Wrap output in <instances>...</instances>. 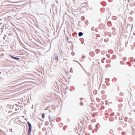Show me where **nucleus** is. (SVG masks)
Returning <instances> with one entry per match:
<instances>
[{"mask_svg":"<svg viewBox=\"0 0 135 135\" xmlns=\"http://www.w3.org/2000/svg\"><path fill=\"white\" fill-rule=\"evenodd\" d=\"M41 115L42 118L43 119H44L45 116V114L44 113H43Z\"/></svg>","mask_w":135,"mask_h":135,"instance_id":"obj_8","label":"nucleus"},{"mask_svg":"<svg viewBox=\"0 0 135 135\" xmlns=\"http://www.w3.org/2000/svg\"><path fill=\"white\" fill-rule=\"evenodd\" d=\"M85 24L86 25H88V23H85Z\"/></svg>","mask_w":135,"mask_h":135,"instance_id":"obj_32","label":"nucleus"},{"mask_svg":"<svg viewBox=\"0 0 135 135\" xmlns=\"http://www.w3.org/2000/svg\"><path fill=\"white\" fill-rule=\"evenodd\" d=\"M27 123L29 127L28 130L27 132V134L28 135H30L31 132L32 127L31 124L29 122L27 121Z\"/></svg>","mask_w":135,"mask_h":135,"instance_id":"obj_1","label":"nucleus"},{"mask_svg":"<svg viewBox=\"0 0 135 135\" xmlns=\"http://www.w3.org/2000/svg\"><path fill=\"white\" fill-rule=\"evenodd\" d=\"M0 131L1 132H2V131L1 129H0Z\"/></svg>","mask_w":135,"mask_h":135,"instance_id":"obj_33","label":"nucleus"},{"mask_svg":"<svg viewBox=\"0 0 135 135\" xmlns=\"http://www.w3.org/2000/svg\"><path fill=\"white\" fill-rule=\"evenodd\" d=\"M114 113H113L112 114H111V116H113L114 115Z\"/></svg>","mask_w":135,"mask_h":135,"instance_id":"obj_21","label":"nucleus"},{"mask_svg":"<svg viewBox=\"0 0 135 135\" xmlns=\"http://www.w3.org/2000/svg\"><path fill=\"white\" fill-rule=\"evenodd\" d=\"M1 72H0V74H1Z\"/></svg>","mask_w":135,"mask_h":135,"instance_id":"obj_39","label":"nucleus"},{"mask_svg":"<svg viewBox=\"0 0 135 135\" xmlns=\"http://www.w3.org/2000/svg\"><path fill=\"white\" fill-rule=\"evenodd\" d=\"M89 54L90 55L91 57L94 56V52L92 51L90 52Z\"/></svg>","mask_w":135,"mask_h":135,"instance_id":"obj_4","label":"nucleus"},{"mask_svg":"<svg viewBox=\"0 0 135 135\" xmlns=\"http://www.w3.org/2000/svg\"><path fill=\"white\" fill-rule=\"evenodd\" d=\"M66 40H67V41H68V40H69V38H68V37H66Z\"/></svg>","mask_w":135,"mask_h":135,"instance_id":"obj_22","label":"nucleus"},{"mask_svg":"<svg viewBox=\"0 0 135 135\" xmlns=\"http://www.w3.org/2000/svg\"><path fill=\"white\" fill-rule=\"evenodd\" d=\"M11 108V107L9 108Z\"/></svg>","mask_w":135,"mask_h":135,"instance_id":"obj_40","label":"nucleus"},{"mask_svg":"<svg viewBox=\"0 0 135 135\" xmlns=\"http://www.w3.org/2000/svg\"><path fill=\"white\" fill-rule=\"evenodd\" d=\"M112 17H115V18L113 19L114 20H116L117 18V17L115 16H113Z\"/></svg>","mask_w":135,"mask_h":135,"instance_id":"obj_17","label":"nucleus"},{"mask_svg":"<svg viewBox=\"0 0 135 135\" xmlns=\"http://www.w3.org/2000/svg\"><path fill=\"white\" fill-rule=\"evenodd\" d=\"M57 2V3H58V1H57V2Z\"/></svg>","mask_w":135,"mask_h":135,"instance_id":"obj_38","label":"nucleus"},{"mask_svg":"<svg viewBox=\"0 0 135 135\" xmlns=\"http://www.w3.org/2000/svg\"><path fill=\"white\" fill-rule=\"evenodd\" d=\"M85 24L86 25H88V23H85Z\"/></svg>","mask_w":135,"mask_h":135,"instance_id":"obj_31","label":"nucleus"},{"mask_svg":"<svg viewBox=\"0 0 135 135\" xmlns=\"http://www.w3.org/2000/svg\"><path fill=\"white\" fill-rule=\"evenodd\" d=\"M22 107H23V106H20V108H22Z\"/></svg>","mask_w":135,"mask_h":135,"instance_id":"obj_30","label":"nucleus"},{"mask_svg":"<svg viewBox=\"0 0 135 135\" xmlns=\"http://www.w3.org/2000/svg\"><path fill=\"white\" fill-rule=\"evenodd\" d=\"M75 61L76 62H77L81 66V65L80 64L79 62H78V61H76L75 60Z\"/></svg>","mask_w":135,"mask_h":135,"instance_id":"obj_18","label":"nucleus"},{"mask_svg":"<svg viewBox=\"0 0 135 135\" xmlns=\"http://www.w3.org/2000/svg\"><path fill=\"white\" fill-rule=\"evenodd\" d=\"M49 121L50 122V123H51V121H52V122H54V120H52L50 118V116H49Z\"/></svg>","mask_w":135,"mask_h":135,"instance_id":"obj_7","label":"nucleus"},{"mask_svg":"<svg viewBox=\"0 0 135 135\" xmlns=\"http://www.w3.org/2000/svg\"><path fill=\"white\" fill-rule=\"evenodd\" d=\"M83 33L82 32H79L78 33V36L79 37H81L83 35Z\"/></svg>","mask_w":135,"mask_h":135,"instance_id":"obj_6","label":"nucleus"},{"mask_svg":"<svg viewBox=\"0 0 135 135\" xmlns=\"http://www.w3.org/2000/svg\"><path fill=\"white\" fill-rule=\"evenodd\" d=\"M127 64L128 65V66H129L130 67V66H131V64L130 63H129V62H127Z\"/></svg>","mask_w":135,"mask_h":135,"instance_id":"obj_10","label":"nucleus"},{"mask_svg":"<svg viewBox=\"0 0 135 135\" xmlns=\"http://www.w3.org/2000/svg\"><path fill=\"white\" fill-rule=\"evenodd\" d=\"M66 126H65L64 127H63V128L64 130V131L65 130V129L66 128Z\"/></svg>","mask_w":135,"mask_h":135,"instance_id":"obj_13","label":"nucleus"},{"mask_svg":"<svg viewBox=\"0 0 135 135\" xmlns=\"http://www.w3.org/2000/svg\"><path fill=\"white\" fill-rule=\"evenodd\" d=\"M9 56L11 58L15 60H19V59H20V58L18 57H15L11 55H9Z\"/></svg>","mask_w":135,"mask_h":135,"instance_id":"obj_2","label":"nucleus"},{"mask_svg":"<svg viewBox=\"0 0 135 135\" xmlns=\"http://www.w3.org/2000/svg\"><path fill=\"white\" fill-rule=\"evenodd\" d=\"M17 113V112H14V113H13L12 114V115H14V114H16Z\"/></svg>","mask_w":135,"mask_h":135,"instance_id":"obj_24","label":"nucleus"},{"mask_svg":"<svg viewBox=\"0 0 135 135\" xmlns=\"http://www.w3.org/2000/svg\"><path fill=\"white\" fill-rule=\"evenodd\" d=\"M54 7L55 6L54 5H52L51 4V7H50V12L51 11V9H52V10L54 9Z\"/></svg>","mask_w":135,"mask_h":135,"instance_id":"obj_3","label":"nucleus"},{"mask_svg":"<svg viewBox=\"0 0 135 135\" xmlns=\"http://www.w3.org/2000/svg\"><path fill=\"white\" fill-rule=\"evenodd\" d=\"M120 63L122 65H123L124 64V62L122 61H120Z\"/></svg>","mask_w":135,"mask_h":135,"instance_id":"obj_12","label":"nucleus"},{"mask_svg":"<svg viewBox=\"0 0 135 135\" xmlns=\"http://www.w3.org/2000/svg\"><path fill=\"white\" fill-rule=\"evenodd\" d=\"M111 131H112V130H110V132H111Z\"/></svg>","mask_w":135,"mask_h":135,"instance_id":"obj_34","label":"nucleus"},{"mask_svg":"<svg viewBox=\"0 0 135 135\" xmlns=\"http://www.w3.org/2000/svg\"><path fill=\"white\" fill-rule=\"evenodd\" d=\"M133 24H132V26H131V30H132V28H133Z\"/></svg>","mask_w":135,"mask_h":135,"instance_id":"obj_25","label":"nucleus"},{"mask_svg":"<svg viewBox=\"0 0 135 135\" xmlns=\"http://www.w3.org/2000/svg\"><path fill=\"white\" fill-rule=\"evenodd\" d=\"M133 35H135V33H133Z\"/></svg>","mask_w":135,"mask_h":135,"instance_id":"obj_35","label":"nucleus"},{"mask_svg":"<svg viewBox=\"0 0 135 135\" xmlns=\"http://www.w3.org/2000/svg\"><path fill=\"white\" fill-rule=\"evenodd\" d=\"M64 92H65V94L66 93V91H65Z\"/></svg>","mask_w":135,"mask_h":135,"instance_id":"obj_29","label":"nucleus"},{"mask_svg":"<svg viewBox=\"0 0 135 135\" xmlns=\"http://www.w3.org/2000/svg\"><path fill=\"white\" fill-rule=\"evenodd\" d=\"M82 58H84L85 57V56L82 55Z\"/></svg>","mask_w":135,"mask_h":135,"instance_id":"obj_20","label":"nucleus"},{"mask_svg":"<svg viewBox=\"0 0 135 135\" xmlns=\"http://www.w3.org/2000/svg\"><path fill=\"white\" fill-rule=\"evenodd\" d=\"M69 86H66L65 88V89L66 90H68L69 89Z\"/></svg>","mask_w":135,"mask_h":135,"instance_id":"obj_16","label":"nucleus"},{"mask_svg":"<svg viewBox=\"0 0 135 135\" xmlns=\"http://www.w3.org/2000/svg\"><path fill=\"white\" fill-rule=\"evenodd\" d=\"M122 59L124 61H125L126 59V57H124L122 58Z\"/></svg>","mask_w":135,"mask_h":135,"instance_id":"obj_14","label":"nucleus"},{"mask_svg":"<svg viewBox=\"0 0 135 135\" xmlns=\"http://www.w3.org/2000/svg\"><path fill=\"white\" fill-rule=\"evenodd\" d=\"M55 56V59L56 60V62H57L58 60V57L57 56V55L56 54V55H54Z\"/></svg>","mask_w":135,"mask_h":135,"instance_id":"obj_5","label":"nucleus"},{"mask_svg":"<svg viewBox=\"0 0 135 135\" xmlns=\"http://www.w3.org/2000/svg\"><path fill=\"white\" fill-rule=\"evenodd\" d=\"M134 62H135V59H134Z\"/></svg>","mask_w":135,"mask_h":135,"instance_id":"obj_36","label":"nucleus"},{"mask_svg":"<svg viewBox=\"0 0 135 135\" xmlns=\"http://www.w3.org/2000/svg\"><path fill=\"white\" fill-rule=\"evenodd\" d=\"M120 95H123V93H120Z\"/></svg>","mask_w":135,"mask_h":135,"instance_id":"obj_23","label":"nucleus"},{"mask_svg":"<svg viewBox=\"0 0 135 135\" xmlns=\"http://www.w3.org/2000/svg\"><path fill=\"white\" fill-rule=\"evenodd\" d=\"M13 107H12V109H13Z\"/></svg>","mask_w":135,"mask_h":135,"instance_id":"obj_37","label":"nucleus"},{"mask_svg":"<svg viewBox=\"0 0 135 135\" xmlns=\"http://www.w3.org/2000/svg\"><path fill=\"white\" fill-rule=\"evenodd\" d=\"M20 109V108H16L15 109V110L16 111H17L18 110V109Z\"/></svg>","mask_w":135,"mask_h":135,"instance_id":"obj_15","label":"nucleus"},{"mask_svg":"<svg viewBox=\"0 0 135 135\" xmlns=\"http://www.w3.org/2000/svg\"><path fill=\"white\" fill-rule=\"evenodd\" d=\"M15 105H16L17 106H18V107H20V105H17V104H15Z\"/></svg>","mask_w":135,"mask_h":135,"instance_id":"obj_27","label":"nucleus"},{"mask_svg":"<svg viewBox=\"0 0 135 135\" xmlns=\"http://www.w3.org/2000/svg\"><path fill=\"white\" fill-rule=\"evenodd\" d=\"M106 80H109V81L110 80V79L109 78H108V79H106Z\"/></svg>","mask_w":135,"mask_h":135,"instance_id":"obj_28","label":"nucleus"},{"mask_svg":"<svg viewBox=\"0 0 135 135\" xmlns=\"http://www.w3.org/2000/svg\"><path fill=\"white\" fill-rule=\"evenodd\" d=\"M83 99V98H81L80 99V101H82Z\"/></svg>","mask_w":135,"mask_h":135,"instance_id":"obj_19","label":"nucleus"},{"mask_svg":"<svg viewBox=\"0 0 135 135\" xmlns=\"http://www.w3.org/2000/svg\"><path fill=\"white\" fill-rule=\"evenodd\" d=\"M133 24H132V26H131V30H132V28H133Z\"/></svg>","mask_w":135,"mask_h":135,"instance_id":"obj_26","label":"nucleus"},{"mask_svg":"<svg viewBox=\"0 0 135 135\" xmlns=\"http://www.w3.org/2000/svg\"><path fill=\"white\" fill-rule=\"evenodd\" d=\"M95 28L94 27H92L91 28V30L92 31H93L94 30Z\"/></svg>","mask_w":135,"mask_h":135,"instance_id":"obj_11","label":"nucleus"},{"mask_svg":"<svg viewBox=\"0 0 135 135\" xmlns=\"http://www.w3.org/2000/svg\"><path fill=\"white\" fill-rule=\"evenodd\" d=\"M80 105L81 106H83L84 105V104L82 102H81L80 103Z\"/></svg>","mask_w":135,"mask_h":135,"instance_id":"obj_9","label":"nucleus"}]
</instances>
